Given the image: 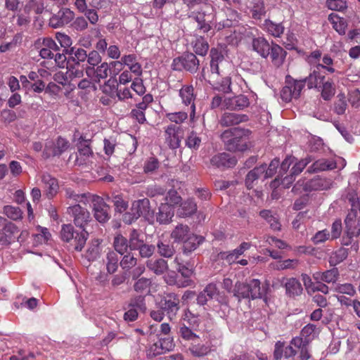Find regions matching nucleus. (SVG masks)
<instances>
[{
  "label": "nucleus",
  "mask_w": 360,
  "mask_h": 360,
  "mask_svg": "<svg viewBox=\"0 0 360 360\" xmlns=\"http://www.w3.org/2000/svg\"><path fill=\"white\" fill-rule=\"evenodd\" d=\"M250 131L241 128L225 130L220 136L225 148L230 152H243L251 147Z\"/></svg>",
  "instance_id": "obj_1"
},
{
  "label": "nucleus",
  "mask_w": 360,
  "mask_h": 360,
  "mask_svg": "<svg viewBox=\"0 0 360 360\" xmlns=\"http://www.w3.org/2000/svg\"><path fill=\"white\" fill-rule=\"evenodd\" d=\"M88 235L87 231L84 229L80 233L75 232L73 226L70 224L63 225L60 231L62 240L65 242L72 241V245L78 252L82 251L84 248Z\"/></svg>",
  "instance_id": "obj_2"
},
{
  "label": "nucleus",
  "mask_w": 360,
  "mask_h": 360,
  "mask_svg": "<svg viewBox=\"0 0 360 360\" xmlns=\"http://www.w3.org/2000/svg\"><path fill=\"white\" fill-rule=\"evenodd\" d=\"M172 65L174 70L181 71L185 70L191 73H194L198 70L200 61L195 54L187 53L180 57L174 58Z\"/></svg>",
  "instance_id": "obj_3"
},
{
  "label": "nucleus",
  "mask_w": 360,
  "mask_h": 360,
  "mask_svg": "<svg viewBox=\"0 0 360 360\" xmlns=\"http://www.w3.org/2000/svg\"><path fill=\"white\" fill-rule=\"evenodd\" d=\"M164 136L165 143L170 149L174 150L180 147L184 131L179 126L169 124L165 128Z\"/></svg>",
  "instance_id": "obj_4"
},
{
  "label": "nucleus",
  "mask_w": 360,
  "mask_h": 360,
  "mask_svg": "<svg viewBox=\"0 0 360 360\" xmlns=\"http://www.w3.org/2000/svg\"><path fill=\"white\" fill-rule=\"evenodd\" d=\"M92 203L94 217L101 223H105L110 219L109 207L103 199L96 195L89 194V202Z\"/></svg>",
  "instance_id": "obj_5"
},
{
  "label": "nucleus",
  "mask_w": 360,
  "mask_h": 360,
  "mask_svg": "<svg viewBox=\"0 0 360 360\" xmlns=\"http://www.w3.org/2000/svg\"><path fill=\"white\" fill-rule=\"evenodd\" d=\"M216 300L220 304H227L226 298L221 295L214 283L208 284L204 290L199 293L197 297V302L200 305H205L209 300Z\"/></svg>",
  "instance_id": "obj_6"
},
{
  "label": "nucleus",
  "mask_w": 360,
  "mask_h": 360,
  "mask_svg": "<svg viewBox=\"0 0 360 360\" xmlns=\"http://www.w3.org/2000/svg\"><path fill=\"white\" fill-rule=\"evenodd\" d=\"M159 306L172 320L179 310V299L174 293L168 294L161 300Z\"/></svg>",
  "instance_id": "obj_7"
},
{
  "label": "nucleus",
  "mask_w": 360,
  "mask_h": 360,
  "mask_svg": "<svg viewBox=\"0 0 360 360\" xmlns=\"http://www.w3.org/2000/svg\"><path fill=\"white\" fill-rule=\"evenodd\" d=\"M326 72L315 65L311 68V72L308 77L302 79L308 89H319V86L326 81Z\"/></svg>",
  "instance_id": "obj_8"
},
{
  "label": "nucleus",
  "mask_w": 360,
  "mask_h": 360,
  "mask_svg": "<svg viewBox=\"0 0 360 360\" xmlns=\"http://www.w3.org/2000/svg\"><path fill=\"white\" fill-rule=\"evenodd\" d=\"M75 17L73 11L69 8H62L49 19V25L53 28L63 27L70 23Z\"/></svg>",
  "instance_id": "obj_9"
},
{
  "label": "nucleus",
  "mask_w": 360,
  "mask_h": 360,
  "mask_svg": "<svg viewBox=\"0 0 360 360\" xmlns=\"http://www.w3.org/2000/svg\"><path fill=\"white\" fill-rule=\"evenodd\" d=\"M153 101V97L151 94H148L142 98V101L135 105L131 111V117L135 119L140 124H143L146 121L145 110L148 105Z\"/></svg>",
  "instance_id": "obj_10"
},
{
  "label": "nucleus",
  "mask_w": 360,
  "mask_h": 360,
  "mask_svg": "<svg viewBox=\"0 0 360 360\" xmlns=\"http://www.w3.org/2000/svg\"><path fill=\"white\" fill-rule=\"evenodd\" d=\"M87 77L94 82H99L101 79H103L110 75V65L108 63L103 62L96 68L87 66L85 68Z\"/></svg>",
  "instance_id": "obj_11"
},
{
  "label": "nucleus",
  "mask_w": 360,
  "mask_h": 360,
  "mask_svg": "<svg viewBox=\"0 0 360 360\" xmlns=\"http://www.w3.org/2000/svg\"><path fill=\"white\" fill-rule=\"evenodd\" d=\"M193 91L194 88L192 85H184L179 90V96L183 103L186 105H191L190 119L191 121L194 120L195 115V105L194 104L195 96Z\"/></svg>",
  "instance_id": "obj_12"
},
{
  "label": "nucleus",
  "mask_w": 360,
  "mask_h": 360,
  "mask_svg": "<svg viewBox=\"0 0 360 360\" xmlns=\"http://www.w3.org/2000/svg\"><path fill=\"white\" fill-rule=\"evenodd\" d=\"M249 105L248 98L243 94L226 98L223 101V108L231 110H240L248 107Z\"/></svg>",
  "instance_id": "obj_13"
},
{
  "label": "nucleus",
  "mask_w": 360,
  "mask_h": 360,
  "mask_svg": "<svg viewBox=\"0 0 360 360\" xmlns=\"http://www.w3.org/2000/svg\"><path fill=\"white\" fill-rule=\"evenodd\" d=\"M19 230L13 223L8 222L0 230V244L3 245H9L18 239Z\"/></svg>",
  "instance_id": "obj_14"
},
{
  "label": "nucleus",
  "mask_w": 360,
  "mask_h": 360,
  "mask_svg": "<svg viewBox=\"0 0 360 360\" xmlns=\"http://www.w3.org/2000/svg\"><path fill=\"white\" fill-rule=\"evenodd\" d=\"M45 195L49 198H53L58 193L59 186L58 180L48 173L42 174L41 176Z\"/></svg>",
  "instance_id": "obj_15"
},
{
  "label": "nucleus",
  "mask_w": 360,
  "mask_h": 360,
  "mask_svg": "<svg viewBox=\"0 0 360 360\" xmlns=\"http://www.w3.org/2000/svg\"><path fill=\"white\" fill-rule=\"evenodd\" d=\"M69 212L74 217L75 224L80 228H84L90 219L89 212L80 205H75L70 207Z\"/></svg>",
  "instance_id": "obj_16"
},
{
  "label": "nucleus",
  "mask_w": 360,
  "mask_h": 360,
  "mask_svg": "<svg viewBox=\"0 0 360 360\" xmlns=\"http://www.w3.org/2000/svg\"><path fill=\"white\" fill-rule=\"evenodd\" d=\"M236 164V160L226 153H217L210 159L211 166L219 169L233 167Z\"/></svg>",
  "instance_id": "obj_17"
},
{
  "label": "nucleus",
  "mask_w": 360,
  "mask_h": 360,
  "mask_svg": "<svg viewBox=\"0 0 360 360\" xmlns=\"http://www.w3.org/2000/svg\"><path fill=\"white\" fill-rule=\"evenodd\" d=\"M247 115L237 114L234 112H224L219 120V124L222 127H231L248 121Z\"/></svg>",
  "instance_id": "obj_18"
},
{
  "label": "nucleus",
  "mask_w": 360,
  "mask_h": 360,
  "mask_svg": "<svg viewBox=\"0 0 360 360\" xmlns=\"http://www.w3.org/2000/svg\"><path fill=\"white\" fill-rule=\"evenodd\" d=\"M311 161L312 158L311 157H307L296 162L290 170V175L283 178V184L285 185L290 184L295 180V177L300 174Z\"/></svg>",
  "instance_id": "obj_19"
},
{
  "label": "nucleus",
  "mask_w": 360,
  "mask_h": 360,
  "mask_svg": "<svg viewBox=\"0 0 360 360\" xmlns=\"http://www.w3.org/2000/svg\"><path fill=\"white\" fill-rule=\"evenodd\" d=\"M132 214L135 218L140 217H147L150 214V201L148 198H143L133 202L131 207Z\"/></svg>",
  "instance_id": "obj_20"
},
{
  "label": "nucleus",
  "mask_w": 360,
  "mask_h": 360,
  "mask_svg": "<svg viewBox=\"0 0 360 360\" xmlns=\"http://www.w3.org/2000/svg\"><path fill=\"white\" fill-rule=\"evenodd\" d=\"M290 82H288L285 80V85L283 87V89L281 91V98L283 101L285 102H290L292 101V98H298L300 95L301 92L303 89V84L301 83H297V84H295L294 86V91L292 93L290 91V88H292V85Z\"/></svg>",
  "instance_id": "obj_21"
},
{
  "label": "nucleus",
  "mask_w": 360,
  "mask_h": 360,
  "mask_svg": "<svg viewBox=\"0 0 360 360\" xmlns=\"http://www.w3.org/2000/svg\"><path fill=\"white\" fill-rule=\"evenodd\" d=\"M76 163L79 165H85L89 158L93 156V152L88 141L82 140L78 143Z\"/></svg>",
  "instance_id": "obj_22"
},
{
  "label": "nucleus",
  "mask_w": 360,
  "mask_h": 360,
  "mask_svg": "<svg viewBox=\"0 0 360 360\" xmlns=\"http://www.w3.org/2000/svg\"><path fill=\"white\" fill-rule=\"evenodd\" d=\"M174 214V211L171 205L167 202L161 203L156 215V220L161 224H167L172 221Z\"/></svg>",
  "instance_id": "obj_23"
},
{
  "label": "nucleus",
  "mask_w": 360,
  "mask_h": 360,
  "mask_svg": "<svg viewBox=\"0 0 360 360\" xmlns=\"http://www.w3.org/2000/svg\"><path fill=\"white\" fill-rule=\"evenodd\" d=\"M281 283L285 288L286 294L290 297L300 295L302 292V287L300 282L295 278L281 279Z\"/></svg>",
  "instance_id": "obj_24"
},
{
  "label": "nucleus",
  "mask_w": 360,
  "mask_h": 360,
  "mask_svg": "<svg viewBox=\"0 0 360 360\" xmlns=\"http://www.w3.org/2000/svg\"><path fill=\"white\" fill-rule=\"evenodd\" d=\"M340 274L337 268H333L325 271H317L313 274V278L316 281H323L328 283H336Z\"/></svg>",
  "instance_id": "obj_25"
},
{
  "label": "nucleus",
  "mask_w": 360,
  "mask_h": 360,
  "mask_svg": "<svg viewBox=\"0 0 360 360\" xmlns=\"http://www.w3.org/2000/svg\"><path fill=\"white\" fill-rule=\"evenodd\" d=\"M252 49L262 58H266L269 53L271 45L263 37L254 38L252 42Z\"/></svg>",
  "instance_id": "obj_26"
},
{
  "label": "nucleus",
  "mask_w": 360,
  "mask_h": 360,
  "mask_svg": "<svg viewBox=\"0 0 360 360\" xmlns=\"http://www.w3.org/2000/svg\"><path fill=\"white\" fill-rule=\"evenodd\" d=\"M286 55L285 51L279 45L272 44L270 49V56L271 63L273 65L279 68L283 63Z\"/></svg>",
  "instance_id": "obj_27"
},
{
  "label": "nucleus",
  "mask_w": 360,
  "mask_h": 360,
  "mask_svg": "<svg viewBox=\"0 0 360 360\" xmlns=\"http://www.w3.org/2000/svg\"><path fill=\"white\" fill-rule=\"evenodd\" d=\"M336 162L333 159H319L315 161L308 169L309 172H318L331 170L336 168Z\"/></svg>",
  "instance_id": "obj_28"
},
{
  "label": "nucleus",
  "mask_w": 360,
  "mask_h": 360,
  "mask_svg": "<svg viewBox=\"0 0 360 360\" xmlns=\"http://www.w3.org/2000/svg\"><path fill=\"white\" fill-rule=\"evenodd\" d=\"M190 235L191 233L188 226L180 224L174 228L170 236L174 242L183 243Z\"/></svg>",
  "instance_id": "obj_29"
},
{
  "label": "nucleus",
  "mask_w": 360,
  "mask_h": 360,
  "mask_svg": "<svg viewBox=\"0 0 360 360\" xmlns=\"http://www.w3.org/2000/svg\"><path fill=\"white\" fill-rule=\"evenodd\" d=\"M197 204L193 198H188L181 203L177 214L181 217H190L197 211Z\"/></svg>",
  "instance_id": "obj_30"
},
{
  "label": "nucleus",
  "mask_w": 360,
  "mask_h": 360,
  "mask_svg": "<svg viewBox=\"0 0 360 360\" xmlns=\"http://www.w3.org/2000/svg\"><path fill=\"white\" fill-rule=\"evenodd\" d=\"M266 171V165H261L255 167L250 171L245 179V185L248 189L253 187L254 182L262 176L264 177V172Z\"/></svg>",
  "instance_id": "obj_31"
},
{
  "label": "nucleus",
  "mask_w": 360,
  "mask_h": 360,
  "mask_svg": "<svg viewBox=\"0 0 360 360\" xmlns=\"http://www.w3.org/2000/svg\"><path fill=\"white\" fill-rule=\"evenodd\" d=\"M146 266L157 275L162 274L168 269L167 261L161 258L148 260Z\"/></svg>",
  "instance_id": "obj_32"
},
{
  "label": "nucleus",
  "mask_w": 360,
  "mask_h": 360,
  "mask_svg": "<svg viewBox=\"0 0 360 360\" xmlns=\"http://www.w3.org/2000/svg\"><path fill=\"white\" fill-rule=\"evenodd\" d=\"M204 241V238L202 236H198L191 233L186 239L183 242L184 252H191L195 250L199 245Z\"/></svg>",
  "instance_id": "obj_33"
},
{
  "label": "nucleus",
  "mask_w": 360,
  "mask_h": 360,
  "mask_svg": "<svg viewBox=\"0 0 360 360\" xmlns=\"http://www.w3.org/2000/svg\"><path fill=\"white\" fill-rule=\"evenodd\" d=\"M318 333L319 332L316 326L312 323H309L302 329L300 336L297 337L302 338V340H304L305 342L310 344Z\"/></svg>",
  "instance_id": "obj_34"
},
{
  "label": "nucleus",
  "mask_w": 360,
  "mask_h": 360,
  "mask_svg": "<svg viewBox=\"0 0 360 360\" xmlns=\"http://www.w3.org/2000/svg\"><path fill=\"white\" fill-rule=\"evenodd\" d=\"M158 253L164 257H172L175 253V249L167 240L160 239L157 243Z\"/></svg>",
  "instance_id": "obj_35"
},
{
  "label": "nucleus",
  "mask_w": 360,
  "mask_h": 360,
  "mask_svg": "<svg viewBox=\"0 0 360 360\" xmlns=\"http://www.w3.org/2000/svg\"><path fill=\"white\" fill-rule=\"evenodd\" d=\"M100 244L101 241L99 239H94L88 244L85 257L89 261H94L99 257L101 252Z\"/></svg>",
  "instance_id": "obj_36"
},
{
  "label": "nucleus",
  "mask_w": 360,
  "mask_h": 360,
  "mask_svg": "<svg viewBox=\"0 0 360 360\" xmlns=\"http://www.w3.org/2000/svg\"><path fill=\"white\" fill-rule=\"evenodd\" d=\"M250 297L252 299L260 298L265 294L266 289L261 287V283L258 279H252L248 283Z\"/></svg>",
  "instance_id": "obj_37"
},
{
  "label": "nucleus",
  "mask_w": 360,
  "mask_h": 360,
  "mask_svg": "<svg viewBox=\"0 0 360 360\" xmlns=\"http://www.w3.org/2000/svg\"><path fill=\"white\" fill-rule=\"evenodd\" d=\"M188 351L192 356L200 358L207 355L211 352V348L206 344L192 343Z\"/></svg>",
  "instance_id": "obj_38"
},
{
  "label": "nucleus",
  "mask_w": 360,
  "mask_h": 360,
  "mask_svg": "<svg viewBox=\"0 0 360 360\" xmlns=\"http://www.w3.org/2000/svg\"><path fill=\"white\" fill-rule=\"evenodd\" d=\"M251 245L249 243L243 242L237 248L226 254L225 259L229 264L234 262L245 250L250 249Z\"/></svg>",
  "instance_id": "obj_39"
},
{
  "label": "nucleus",
  "mask_w": 360,
  "mask_h": 360,
  "mask_svg": "<svg viewBox=\"0 0 360 360\" xmlns=\"http://www.w3.org/2000/svg\"><path fill=\"white\" fill-rule=\"evenodd\" d=\"M335 292L347 295L349 297H354L356 294V290L354 285L349 283H338L333 287Z\"/></svg>",
  "instance_id": "obj_40"
},
{
  "label": "nucleus",
  "mask_w": 360,
  "mask_h": 360,
  "mask_svg": "<svg viewBox=\"0 0 360 360\" xmlns=\"http://www.w3.org/2000/svg\"><path fill=\"white\" fill-rule=\"evenodd\" d=\"M360 234V219H359L357 226L354 229L346 227V231L342 238V244L343 245H349L352 243L353 238Z\"/></svg>",
  "instance_id": "obj_41"
},
{
  "label": "nucleus",
  "mask_w": 360,
  "mask_h": 360,
  "mask_svg": "<svg viewBox=\"0 0 360 360\" xmlns=\"http://www.w3.org/2000/svg\"><path fill=\"white\" fill-rule=\"evenodd\" d=\"M113 246L115 251L122 255L126 253L129 248L128 240L121 234L115 236Z\"/></svg>",
  "instance_id": "obj_42"
},
{
  "label": "nucleus",
  "mask_w": 360,
  "mask_h": 360,
  "mask_svg": "<svg viewBox=\"0 0 360 360\" xmlns=\"http://www.w3.org/2000/svg\"><path fill=\"white\" fill-rule=\"evenodd\" d=\"M317 89L321 91V96L325 101H329L335 92L334 84L330 80H326Z\"/></svg>",
  "instance_id": "obj_43"
},
{
  "label": "nucleus",
  "mask_w": 360,
  "mask_h": 360,
  "mask_svg": "<svg viewBox=\"0 0 360 360\" xmlns=\"http://www.w3.org/2000/svg\"><path fill=\"white\" fill-rule=\"evenodd\" d=\"M118 255L116 252L110 251L106 256V269L109 274H114L118 268Z\"/></svg>",
  "instance_id": "obj_44"
},
{
  "label": "nucleus",
  "mask_w": 360,
  "mask_h": 360,
  "mask_svg": "<svg viewBox=\"0 0 360 360\" xmlns=\"http://www.w3.org/2000/svg\"><path fill=\"white\" fill-rule=\"evenodd\" d=\"M151 284L152 281L150 279L142 277L136 280L133 285V288L138 293L148 294Z\"/></svg>",
  "instance_id": "obj_45"
},
{
  "label": "nucleus",
  "mask_w": 360,
  "mask_h": 360,
  "mask_svg": "<svg viewBox=\"0 0 360 360\" xmlns=\"http://www.w3.org/2000/svg\"><path fill=\"white\" fill-rule=\"evenodd\" d=\"M345 198L351 204L354 209H358L360 212V198L358 196L356 190L349 187L345 191Z\"/></svg>",
  "instance_id": "obj_46"
},
{
  "label": "nucleus",
  "mask_w": 360,
  "mask_h": 360,
  "mask_svg": "<svg viewBox=\"0 0 360 360\" xmlns=\"http://www.w3.org/2000/svg\"><path fill=\"white\" fill-rule=\"evenodd\" d=\"M298 264L299 260L296 259H288L271 264L273 269L276 270L294 269L298 266Z\"/></svg>",
  "instance_id": "obj_47"
},
{
  "label": "nucleus",
  "mask_w": 360,
  "mask_h": 360,
  "mask_svg": "<svg viewBox=\"0 0 360 360\" xmlns=\"http://www.w3.org/2000/svg\"><path fill=\"white\" fill-rule=\"evenodd\" d=\"M348 256V250L345 248H340L330 257L329 263L330 266H335L344 261Z\"/></svg>",
  "instance_id": "obj_48"
},
{
  "label": "nucleus",
  "mask_w": 360,
  "mask_h": 360,
  "mask_svg": "<svg viewBox=\"0 0 360 360\" xmlns=\"http://www.w3.org/2000/svg\"><path fill=\"white\" fill-rule=\"evenodd\" d=\"M264 27L270 34L275 37H279L284 31V27L281 24H276L269 20L264 21Z\"/></svg>",
  "instance_id": "obj_49"
},
{
  "label": "nucleus",
  "mask_w": 360,
  "mask_h": 360,
  "mask_svg": "<svg viewBox=\"0 0 360 360\" xmlns=\"http://www.w3.org/2000/svg\"><path fill=\"white\" fill-rule=\"evenodd\" d=\"M143 243V240L141 238L140 233L137 230L133 229L129 234L128 240L130 250H138Z\"/></svg>",
  "instance_id": "obj_50"
},
{
  "label": "nucleus",
  "mask_w": 360,
  "mask_h": 360,
  "mask_svg": "<svg viewBox=\"0 0 360 360\" xmlns=\"http://www.w3.org/2000/svg\"><path fill=\"white\" fill-rule=\"evenodd\" d=\"M128 307L136 309L139 311L145 312L146 310L145 296L139 295L131 297L129 301Z\"/></svg>",
  "instance_id": "obj_51"
},
{
  "label": "nucleus",
  "mask_w": 360,
  "mask_h": 360,
  "mask_svg": "<svg viewBox=\"0 0 360 360\" xmlns=\"http://www.w3.org/2000/svg\"><path fill=\"white\" fill-rule=\"evenodd\" d=\"M233 296L240 298H249L250 292H249V286L248 283H244L240 282H237L235 285V287L233 290Z\"/></svg>",
  "instance_id": "obj_52"
},
{
  "label": "nucleus",
  "mask_w": 360,
  "mask_h": 360,
  "mask_svg": "<svg viewBox=\"0 0 360 360\" xmlns=\"http://www.w3.org/2000/svg\"><path fill=\"white\" fill-rule=\"evenodd\" d=\"M186 146L191 150H198L201 144V138L193 131H191L186 140Z\"/></svg>",
  "instance_id": "obj_53"
},
{
  "label": "nucleus",
  "mask_w": 360,
  "mask_h": 360,
  "mask_svg": "<svg viewBox=\"0 0 360 360\" xmlns=\"http://www.w3.org/2000/svg\"><path fill=\"white\" fill-rule=\"evenodd\" d=\"M90 193L77 194L71 188L65 189V196L67 198L74 202H82L86 204L89 202V197Z\"/></svg>",
  "instance_id": "obj_54"
},
{
  "label": "nucleus",
  "mask_w": 360,
  "mask_h": 360,
  "mask_svg": "<svg viewBox=\"0 0 360 360\" xmlns=\"http://www.w3.org/2000/svg\"><path fill=\"white\" fill-rule=\"evenodd\" d=\"M54 156H59L58 151H57L56 144L55 141L48 140L46 141L44 149L42 153V157L44 159H48Z\"/></svg>",
  "instance_id": "obj_55"
},
{
  "label": "nucleus",
  "mask_w": 360,
  "mask_h": 360,
  "mask_svg": "<svg viewBox=\"0 0 360 360\" xmlns=\"http://www.w3.org/2000/svg\"><path fill=\"white\" fill-rule=\"evenodd\" d=\"M334 62L333 58L328 55L325 54L322 58V63L315 64L314 65L320 68L323 71H327L329 73H334L335 69L333 68Z\"/></svg>",
  "instance_id": "obj_56"
},
{
  "label": "nucleus",
  "mask_w": 360,
  "mask_h": 360,
  "mask_svg": "<svg viewBox=\"0 0 360 360\" xmlns=\"http://www.w3.org/2000/svg\"><path fill=\"white\" fill-rule=\"evenodd\" d=\"M193 49L196 54L205 56L209 49V44L205 39L199 37L195 41Z\"/></svg>",
  "instance_id": "obj_57"
},
{
  "label": "nucleus",
  "mask_w": 360,
  "mask_h": 360,
  "mask_svg": "<svg viewBox=\"0 0 360 360\" xmlns=\"http://www.w3.org/2000/svg\"><path fill=\"white\" fill-rule=\"evenodd\" d=\"M4 213L11 219L16 221L22 219V212L18 207L6 205L4 207Z\"/></svg>",
  "instance_id": "obj_58"
},
{
  "label": "nucleus",
  "mask_w": 360,
  "mask_h": 360,
  "mask_svg": "<svg viewBox=\"0 0 360 360\" xmlns=\"http://www.w3.org/2000/svg\"><path fill=\"white\" fill-rule=\"evenodd\" d=\"M84 75V69L79 66V65H74L68 67V70L66 71V77H68L69 79L74 80L76 79L82 78Z\"/></svg>",
  "instance_id": "obj_59"
},
{
  "label": "nucleus",
  "mask_w": 360,
  "mask_h": 360,
  "mask_svg": "<svg viewBox=\"0 0 360 360\" xmlns=\"http://www.w3.org/2000/svg\"><path fill=\"white\" fill-rule=\"evenodd\" d=\"M325 183L326 180L324 179H321L319 177L314 178L305 184L304 186V190H323L326 188Z\"/></svg>",
  "instance_id": "obj_60"
},
{
  "label": "nucleus",
  "mask_w": 360,
  "mask_h": 360,
  "mask_svg": "<svg viewBox=\"0 0 360 360\" xmlns=\"http://www.w3.org/2000/svg\"><path fill=\"white\" fill-rule=\"evenodd\" d=\"M16 25L21 29H27L31 22L29 11H27V6L25 8L24 13H19L16 15Z\"/></svg>",
  "instance_id": "obj_61"
},
{
  "label": "nucleus",
  "mask_w": 360,
  "mask_h": 360,
  "mask_svg": "<svg viewBox=\"0 0 360 360\" xmlns=\"http://www.w3.org/2000/svg\"><path fill=\"white\" fill-rule=\"evenodd\" d=\"M158 342L160 345V347L164 350L165 353L173 350L175 347V344L173 338L170 335L162 337L161 335H158Z\"/></svg>",
  "instance_id": "obj_62"
},
{
  "label": "nucleus",
  "mask_w": 360,
  "mask_h": 360,
  "mask_svg": "<svg viewBox=\"0 0 360 360\" xmlns=\"http://www.w3.org/2000/svg\"><path fill=\"white\" fill-rule=\"evenodd\" d=\"M137 263V259L132 253H127L120 261V266L123 269L129 270L135 266Z\"/></svg>",
  "instance_id": "obj_63"
},
{
  "label": "nucleus",
  "mask_w": 360,
  "mask_h": 360,
  "mask_svg": "<svg viewBox=\"0 0 360 360\" xmlns=\"http://www.w3.org/2000/svg\"><path fill=\"white\" fill-rule=\"evenodd\" d=\"M193 328L183 323L179 328L180 336L185 340H194L198 338V335L193 333Z\"/></svg>",
  "instance_id": "obj_64"
}]
</instances>
